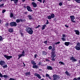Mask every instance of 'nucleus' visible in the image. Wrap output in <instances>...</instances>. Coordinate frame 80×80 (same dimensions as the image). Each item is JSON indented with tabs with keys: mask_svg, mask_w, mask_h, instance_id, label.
<instances>
[{
	"mask_svg": "<svg viewBox=\"0 0 80 80\" xmlns=\"http://www.w3.org/2000/svg\"><path fill=\"white\" fill-rule=\"evenodd\" d=\"M44 43H45L46 45H47V41H46L44 42Z\"/></svg>",
	"mask_w": 80,
	"mask_h": 80,
	"instance_id": "obj_44",
	"label": "nucleus"
},
{
	"mask_svg": "<svg viewBox=\"0 0 80 80\" xmlns=\"http://www.w3.org/2000/svg\"><path fill=\"white\" fill-rule=\"evenodd\" d=\"M5 64V62L4 61L2 60H1L0 61V65H1V66H3Z\"/></svg>",
	"mask_w": 80,
	"mask_h": 80,
	"instance_id": "obj_9",
	"label": "nucleus"
},
{
	"mask_svg": "<svg viewBox=\"0 0 80 80\" xmlns=\"http://www.w3.org/2000/svg\"><path fill=\"white\" fill-rule=\"evenodd\" d=\"M40 80H44V79H41Z\"/></svg>",
	"mask_w": 80,
	"mask_h": 80,
	"instance_id": "obj_62",
	"label": "nucleus"
},
{
	"mask_svg": "<svg viewBox=\"0 0 80 80\" xmlns=\"http://www.w3.org/2000/svg\"><path fill=\"white\" fill-rule=\"evenodd\" d=\"M49 22H48V20H47V22L46 23V25H48V24Z\"/></svg>",
	"mask_w": 80,
	"mask_h": 80,
	"instance_id": "obj_41",
	"label": "nucleus"
},
{
	"mask_svg": "<svg viewBox=\"0 0 80 80\" xmlns=\"http://www.w3.org/2000/svg\"><path fill=\"white\" fill-rule=\"evenodd\" d=\"M47 69L48 70H53V68H52V67L49 66H47Z\"/></svg>",
	"mask_w": 80,
	"mask_h": 80,
	"instance_id": "obj_15",
	"label": "nucleus"
},
{
	"mask_svg": "<svg viewBox=\"0 0 80 80\" xmlns=\"http://www.w3.org/2000/svg\"><path fill=\"white\" fill-rule=\"evenodd\" d=\"M57 58V56H56V54L55 52H52L51 53V60L53 62H55Z\"/></svg>",
	"mask_w": 80,
	"mask_h": 80,
	"instance_id": "obj_1",
	"label": "nucleus"
},
{
	"mask_svg": "<svg viewBox=\"0 0 80 80\" xmlns=\"http://www.w3.org/2000/svg\"><path fill=\"white\" fill-rule=\"evenodd\" d=\"M74 32H75L76 34L78 35H79V34H80V32L78 30H74Z\"/></svg>",
	"mask_w": 80,
	"mask_h": 80,
	"instance_id": "obj_13",
	"label": "nucleus"
},
{
	"mask_svg": "<svg viewBox=\"0 0 80 80\" xmlns=\"http://www.w3.org/2000/svg\"><path fill=\"white\" fill-rule=\"evenodd\" d=\"M40 27V25H38V26H37L36 27V28H39V27Z\"/></svg>",
	"mask_w": 80,
	"mask_h": 80,
	"instance_id": "obj_47",
	"label": "nucleus"
},
{
	"mask_svg": "<svg viewBox=\"0 0 80 80\" xmlns=\"http://www.w3.org/2000/svg\"><path fill=\"white\" fill-rule=\"evenodd\" d=\"M75 48L76 50H80V47L76 46L75 47Z\"/></svg>",
	"mask_w": 80,
	"mask_h": 80,
	"instance_id": "obj_18",
	"label": "nucleus"
},
{
	"mask_svg": "<svg viewBox=\"0 0 80 80\" xmlns=\"http://www.w3.org/2000/svg\"><path fill=\"white\" fill-rule=\"evenodd\" d=\"M47 27V25H46L45 24L42 25V30H43L44 29H45V28Z\"/></svg>",
	"mask_w": 80,
	"mask_h": 80,
	"instance_id": "obj_17",
	"label": "nucleus"
},
{
	"mask_svg": "<svg viewBox=\"0 0 80 80\" xmlns=\"http://www.w3.org/2000/svg\"><path fill=\"white\" fill-rule=\"evenodd\" d=\"M25 0H22V2H25Z\"/></svg>",
	"mask_w": 80,
	"mask_h": 80,
	"instance_id": "obj_60",
	"label": "nucleus"
},
{
	"mask_svg": "<svg viewBox=\"0 0 80 80\" xmlns=\"http://www.w3.org/2000/svg\"><path fill=\"white\" fill-rule=\"evenodd\" d=\"M22 54L23 56H25V51L24 50H23L22 51Z\"/></svg>",
	"mask_w": 80,
	"mask_h": 80,
	"instance_id": "obj_29",
	"label": "nucleus"
},
{
	"mask_svg": "<svg viewBox=\"0 0 80 80\" xmlns=\"http://www.w3.org/2000/svg\"><path fill=\"white\" fill-rule=\"evenodd\" d=\"M73 80H78L77 79V78H74L73 79Z\"/></svg>",
	"mask_w": 80,
	"mask_h": 80,
	"instance_id": "obj_56",
	"label": "nucleus"
},
{
	"mask_svg": "<svg viewBox=\"0 0 80 80\" xmlns=\"http://www.w3.org/2000/svg\"><path fill=\"white\" fill-rule=\"evenodd\" d=\"M9 32H13V28H10L9 29Z\"/></svg>",
	"mask_w": 80,
	"mask_h": 80,
	"instance_id": "obj_22",
	"label": "nucleus"
},
{
	"mask_svg": "<svg viewBox=\"0 0 80 80\" xmlns=\"http://www.w3.org/2000/svg\"><path fill=\"white\" fill-rule=\"evenodd\" d=\"M0 77H1V78H2V77H3V75H2L0 72Z\"/></svg>",
	"mask_w": 80,
	"mask_h": 80,
	"instance_id": "obj_46",
	"label": "nucleus"
},
{
	"mask_svg": "<svg viewBox=\"0 0 80 80\" xmlns=\"http://www.w3.org/2000/svg\"><path fill=\"white\" fill-rule=\"evenodd\" d=\"M65 27H67V28H68V26L66 25H65Z\"/></svg>",
	"mask_w": 80,
	"mask_h": 80,
	"instance_id": "obj_54",
	"label": "nucleus"
},
{
	"mask_svg": "<svg viewBox=\"0 0 80 80\" xmlns=\"http://www.w3.org/2000/svg\"><path fill=\"white\" fill-rule=\"evenodd\" d=\"M77 79L78 80H80V77L78 78Z\"/></svg>",
	"mask_w": 80,
	"mask_h": 80,
	"instance_id": "obj_52",
	"label": "nucleus"
},
{
	"mask_svg": "<svg viewBox=\"0 0 80 80\" xmlns=\"http://www.w3.org/2000/svg\"><path fill=\"white\" fill-rule=\"evenodd\" d=\"M3 68H7V65L6 64L5 65L2 66Z\"/></svg>",
	"mask_w": 80,
	"mask_h": 80,
	"instance_id": "obj_34",
	"label": "nucleus"
},
{
	"mask_svg": "<svg viewBox=\"0 0 80 80\" xmlns=\"http://www.w3.org/2000/svg\"><path fill=\"white\" fill-rule=\"evenodd\" d=\"M32 5L33 6V7L34 8H36L37 7V5L36 3L35 2H32L31 3Z\"/></svg>",
	"mask_w": 80,
	"mask_h": 80,
	"instance_id": "obj_10",
	"label": "nucleus"
},
{
	"mask_svg": "<svg viewBox=\"0 0 80 80\" xmlns=\"http://www.w3.org/2000/svg\"><path fill=\"white\" fill-rule=\"evenodd\" d=\"M70 18H71V21L72 22V23H75V21H74V20L75 19V17L74 16H70Z\"/></svg>",
	"mask_w": 80,
	"mask_h": 80,
	"instance_id": "obj_3",
	"label": "nucleus"
},
{
	"mask_svg": "<svg viewBox=\"0 0 80 80\" xmlns=\"http://www.w3.org/2000/svg\"><path fill=\"white\" fill-rule=\"evenodd\" d=\"M51 17L52 18H53L55 17V15L54 14H52L51 15Z\"/></svg>",
	"mask_w": 80,
	"mask_h": 80,
	"instance_id": "obj_24",
	"label": "nucleus"
},
{
	"mask_svg": "<svg viewBox=\"0 0 80 80\" xmlns=\"http://www.w3.org/2000/svg\"><path fill=\"white\" fill-rule=\"evenodd\" d=\"M47 54V53H46V52L45 51H43V55H45Z\"/></svg>",
	"mask_w": 80,
	"mask_h": 80,
	"instance_id": "obj_36",
	"label": "nucleus"
},
{
	"mask_svg": "<svg viewBox=\"0 0 80 80\" xmlns=\"http://www.w3.org/2000/svg\"><path fill=\"white\" fill-rule=\"evenodd\" d=\"M70 59L71 60H72V62H75L77 61V60L75 59V58L73 57H70Z\"/></svg>",
	"mask_w": 80,
	"mask_h": 80,
	"instance_id": "obj_7",
	"label": "nucleus"
},
{
	"mask_svg": "<svg viewBox=\"0 0 80 80\" xmlns=\"http://www.w3.org/2000/svg\"><path fill=\"white\" fill-rule=\"evenodd\" d=\"M28 18L30 20H33V17L30 15H28Z\"/></svg>",
	"mask_w": 80,
	"mask_h": 80,
	"instance_id": "obj_11",
	"label": "nucleus"
},
{
	"mask_svg": "<svg viewBox=\"0 0 80 80\" xmlns=\"http://www.w3.org/2000/svg\"><path fill=\"white\" fill-rule=\"evenodd\" d=\"M62 37L61 38V39L62 40V41H63V42H65L66 41V35L65 34H62Z\"/></svg>",
	"mask_w": 80,
	"mask_h": 80,
	"instance_id": "obj_4",
	"label": "nucleus"
},
{
	"mask_svg": "<svg viewBox=\"0 0 80 80\" xmlns=\"http://www.w3.org/2000/svg\"><path fill=\"white\" fill-rule=\"evenodd\" d=\"M12 1L14 2L16 5H17V3L18 2V0H11V2H12Z\"/></svg>",
	"mask_w": 80,
	"mask_h": 80,
	"instance_id": "obj_14",
	"label": "nucleus"
},
{
	"mask_svg": "<svg viewBox=\"0 0 80 80\" xmlns=\"http://www.w3.org/2000/svg\"><path fill=\"white\" fill-rule=\"evenodd\" d=\"M60 43V42H55V45H58V44H59Z\"/></svg>",
	"mask_w": 80,
	"mask_h": 80,
	"instance_id": "obj_37",
	"label": "nucleus"
},
{
	"mask_svg": "<svg viewBox=\"0 0 80 80\" xmlns=\"http://www.w3.org/2000/svg\"><path fill=\"white\" fill-rule=\"evenodd\" d=\"M20 20V21H21V22H22V21H23V20H22V19H21Z\"/></svg>",
	"mask_w": 80,
	"mask_h": 80,
	"instance_id": "obj_61",
	"label": "nucleus"
},
{
	"mask_svg": "<svg viewBox=\"0 0 80 80\" xmlns=\"http://www.w3.org/2000/svg\"><path fill=\"white\" fill-rule=\"evenodd\" d=\"M46 62H50V61L48 59H46Z\"/></svg>",
	"mask_w": 80,
	"mask_h": 80,
	"instance_id": "obj_53",
	"label": "nucleus"
},
{
	"mask_svg": "<svg viewBox=\"0 0 80 80\" xmlns=\"http://www.w3.org/2000/svg\"><path fill=\"white\" fill-rule=\"evenodd\" d=\"M20 34H21V35L22 37H23V33H22V32H21Z\"/></svg>",
	"mask_w": 80,
	"mask_h": 80,
	"instance_id": "obj_50",
	"label": "nucleus"
},
{
	"mask_svg": "<svg viewBox=\"0 0 80 80\" xmlns=\"http://www.w3.org/2000/svg\"><path fill=\"white\" fill-rule=\"evenodd\" d=\"M4 6V3H2L1 4H0V8H2Z\"/></svg>",
	"mask_w": 80,
	"mask_h": 80,
	"instance_id": "obj_31",
	"label": "nucleus"
},
{
	"mask_svg": "<svg viewBox=\"0 0 80 80\" xmlns=\"http://www.w3.org/2000/svg\"><path fill=\"white\" fill-rule=\"evenodd\" d=\"M70 43V42H65L64 43V44L65 45H66V46H68Z\"/></svg>",
	"mask_w": 80,
	"mask_h": 80,
	"instance_id": "obj_16",
	"label": "nucleus"
},
{
	"mask_svg": "<svg viewBox=\"0 0 80 80\" xmlns=\"http://www.w3.org/2000/svg\"><path fill=\"white\" fill-rule=\"evenodd\" d=\"M24 8H26V6H24Z\"/></svg>",
	"mask_w": 80,
	"mask_h": 80,
	"instance_id": "obj_64",
	"label": "nucleus"
},
{
	"mask_svg": "<svg viewBox=\"0 0 80 80\" xmlns=\"http://www.w3.org/2000/svg\"><path fill=\"white\" fill-rule=\"evenodd\" d=\"M62 3L61 2L59 3V5H60V6H62Z\"/></svg>",
	"mask_w": 80,
	"mask_h": 80,
	"instance_id": "obj_49",
	"label": "nucleus"
},
{
	"mask_svg": "<svg viewBox=\"0 0 80 80\" xmlns=\"http://www.w3.org/2000/svg\"><path fill=\"white\" fill-rule=\"evenodd\" d=\"M27 8L29 12H32V10L31 9L30 6H28L27 7Z\"/></svg>",
	"mask_w": 80,
	"mask_h": 80,
	"instance_id": "obj_12",
	"label": "nucleus"
},
{
	"mask_svg": "<svg viewBox=\"0 0 80 80\" xmlns=\"http://www.w3.org/2000/svg\"><path fill=\"white\" fill-rule=\"evenodd\" d=\"M18 56L19 57L18 58H21V57H24V56H23L22 54H20L18 55Z\"/></svg>",
	"mask_w": 80,
	"mask_h": 80,
	"instance_id": "obj_25",
	"label": "nucleus"
},
{
	"mask_svg": "<svg viewBox=\"0 0 80 80\" xmlns=\"http://www.w3.org/2000/svg\"><path fill=\"white\" fill-rule=\"evenodd\" d=\"M37 57H38V56H37V54H35L34 55V57L35 58H37Z\"/></svg>",
	"mask_w": 80,
	"mask_h": 80,
	"instance_id": "obj_45",
	"label": "nucleus"
},
{
	"mask_svg": "<svg viewBox=\"0 0 80 80\" xmlns=\"http://www.w3.org/2000/svg\"><path fill=\"white\" fill-rule=\"evenodd\" d=\"M34 76L35 77H37L38 78H39V79H41L42 78V77H41V76L40 75V74L37 73H35L34 74Z\"/></svg>",
	"mask_w": 80,
	"mask_h": 80,
	"instance_id": "obj_8",
	"label": "nucleus"
},
{
	"mask_svg": "<svg viewBox=\"0 0 80 80\" xmlns=\"http://www.w3.org/2000/svg\"><path fill=\"white\" fill-rule=\"evenodd\" d=\"M77 47H80V42H78L77 43L76 46Z\"/></svg>",
	"mask_w": 80,
	"mask_h": 80,
	"instance_id": "obj_26",
	"label": "nucleus"
},
{
	"mask_svg": "<svg viewBox=\"0 0 80 80\" xmlns=\"http://www.w3.org/2000/svg\"><path fill=\"white\" fill-rule=\"evenodd\" d=\"M3 40V38L2 37L0 36V41H2Z\"/></svg>",
	"mask_w": 80,
	"mask_h": 80,
	"instance_id": "obj_39",
	"label": "nucleus"
},
{
	"mask_svg": "<svg viewBox=\"0 0 80 80\" xmlns=\"http://www.w3.org/2000/svg\"><path fill=\"white\" fill-rule=\"evenodd\" d=\"M46 77H49V75L48 74H46Z\"/></svg>",
	"mask_w": 80,
	"mask_h": 80,
	"instance_id": "obj_43",
	"label": "nucleus"
},
{
	"mask_svg": "<svg viewBox=\"0 0 80 80\" xmlns=\"http://www.w3.org/2000/svg\"><path fill=\"white\" fill-rule=\"evenodd\" d=\"M52 46H50L49 47L48 49H49V50H51L52 49Z\"/></svg>",
	"mask_w": 80,
	"mask_h": 80,
	"instance_id": "obj_38",
	"label": "nucleus"
},
{
	"mask_svg": "<svg viewBox=\"0 0 80 80\" xmlns=\"http://www.w3.org/2000/svg\"><path fill=\"white\" fill-rule=\"evenodd\" d=\"M59 63H61V65H65V64H64V63L63 62H62L61 61H60L59 62Z\"/></svg>",
	"mask_w": 80,
	"mask_h": 80,
	"instance_id": "obj_30",
	"label": "nucleus"
},
{
	"mask_svg": "<svg viewBox=\"0 0 80 80\" xmlns=\"http://www.w3.org/2000/svg\"><path fill=\"white\" fill-rule=\"evenodd\" d=\"M52 53L53 52H55V51H54L55 50V48H53L52 49Z\"/></svg>",
	"mask_w": 80,
	"mask_h": 80,
	"instance_id": "obj_42",
	"label": "nucleus"
},
{
	"mask_svg": "<svg viewBox=\"0 0 80 80\" xmlns=\"http://www.w3.org/2000/svg\"><path fill=\"white\" fill-rule=\"evenodd\" d=\"M65 73H66V74L67 75H68V76H70V73H69V72H68V71H66L65 72Z\"/></svg>",
	"mask_w": 80,
	"mask_h": 80,
	"instance_id": "obj_23",
	"label": "nucleus"
},
{
	"mask_svg": "<svg viewBox=\"0 0 80 80\" xmlns=\"http://www.w3.org/2000/svg\"><path fill=\"white\" fill-rule=\"evenodd\" d=\"M8 23L6 24H5L6 27H8Z\"/></svg>",
	"mask_w": 80,
	"mask_h": 80,
	"instance_id": "obj_51",
	"label": "nucleus"
},
{
	"mask_svg": "<svg viewBox=\"0 0 80 80\" xmlns=\"http://www.w3.org/2000/svg\"><path fill=\"white\" fill-rule=\"evenodd\" d=\"M25 65H26L25 64H24L23 65L24 67H25Z\"/></svg>",
	"mask_w": 80,
	"mask_h": 80,
	"instance_id": "obj_63",
	"label": "nucleus"
},
{
	"mask_svg": "<svg viewBox=\"0 0 80 80\" xmlns=\"http://www.w3.org/2000/svg\"><path fill=\"white\" fill-rule=\"evenodd\" d=\"M48 78H49V79H50V80H52V78L49 77V76L48 77Z\"/></svg>",
	"mask_w": 80,
	"mask_h": 80,
	"instance_id": "obj_57",
	"label": "nucleus"
},
{
	"mask_svg": "<svg viewBox=\"0 0 80 80\" xmlns=\"http://www.w3.org/2000/svg\"><path fill=\"white\" fill-rule=\"evenodd\" d=\"M3 77L4 78H8V76L7 75H4Z\"/></svg>",
	"mask_w": 80,
	"mask_h": 80,
	"instance_id": "obj_27",
	"label": "nucleus"
},
{
	"mask_svg": "<svg viewBox=\"0 0 80 80\" xmlns=\"http://www.w3.org/2000/svg\"><path fill=\"white\" fill-rule=\"evenodd\" d=\"M10 25L11 27H16L17 23L15 22H12L10 23Z\"/></svg>",
	"mask_w": 80,
	"mask_h": 80,
	"instance_id": "obj_6",
	"label": "nucleus"
},
{
	"mask_svg": "<svg viewBox=\"0 0 80 80\" xmlns=\"http://www.w3.org/2000/svg\"><path fill=\"white\" fill-rule=\"evenodd\" d=\"M26 76H28V75H30V72H28L25 73Z\"/></svg>",
	"mask_w": 80,
	"mask_h": 80,
	"instance_id": "obj_21",
	"label": "nucleus"
},
{
	"mask_svg": "<svg viewBox=\"0 0 80 80\" xmlns=\"http://www.w3.org/2000/svg\"><path fill=\"white\" fill-rule=\"evenodd\" d=\"M79 65H80V60H79Z\"/></svg>",
	"mask_w": 80,
	"mask_h": 80,
	"instance_id": "obj_59",
	"label": "nucleus"
},
{
	"mask_svg": "<svg viewBox=\"0 0 80 80\" xmlns=\"http://www.w3.org/2000/svg\"><path fill=\"white\" fill-rule=\"evenodd\" d=\"M6 12V10L5 9H4L2 10V13H5Z\"/></svg>",
	"mask_w": 80,
	"mask_h": 80,
	"instance_id": "obj_40",
	"label": "nucleus"
},
{
	"mask_svg": "<svg viewBox=\"0 0 80 80\" xmlns=\"http://www.w3.org/2000/svg\"><path fill=\"white\" fill-rule=\"evenodd\" d=\"M16 22L17 23H19L20 22V20L19 19H17L16 20Z\"/></svg>",
	"mask_w": 80,
	"mask_h": 80,
	"instance_id": "obj_33",
	"label": "nucleus"
},
{
	"mask_svg": "<svg viewBox=\"0 0 80 80\" xmlns=\"http://www.w3.org/2000/svg\"><path fill=\"white\" fill-rule=\"evenodd\" d=\"M31 63H32V64L33 65H36L37 64V63H35V62L33 60L31 61Z\"/></svg>",
	"mask_w": 80,
	"mask_h": 80,
	"instance_id": "obj_20",
	"label": "nucleus"
},
{
	"mask_svg": "<svg viewBox=\"0 0 80 80\" xmlns=\"http://www.w3.org/2000/svg\"><path fill=\"white\" fill-rule=\"evenodd\" d=\"M26 31L28 33L30 34V35H32V34H33V31L32 30V29L29 27L26 28Z\"/></svg>",
	"mask_w": 80,
	"mask_h": 80,
	"instance_id": "obj_2",
	"label": "nucleus"
},
{
	"mask_svg": "<svg viewBox=\"0 0 80 80\" xmlns=\"http://www.w3.org/2000/svg\"><path fill=\"white\" fill-rule=\"evenodd\" d=\"M28 13L27 12H24V14H27Z\"/></svg>",
	"mask_w": 80,
	"mask_h": 80,
	"instance_id": "obj_58",
	"label": "nucleus"
},
{
	"mask_svg": "<svg viewBox=\"0 0 80 80\" xmlns=\"http://www.w3.org/2000/svg\"><path fill=\"white\" fill-rule=\"evenodd\" d=\"M10 18H13V14L12 13H11L10 14Z\"/></svg>",
	"mask_w": 80,
	"mask_h": 80,
	"instance_id": "obj_28",
	"label": "nucleus"
},
{
	"mask_svg": "<svg viewBox=\"0 0 80 80\" xmlns=\"http://www.w3.org/2000/svg\"><path fill=\"white\" fill-rule=\"evenodd\" d=\"M4 57H5V58H6L7 60H10V58H12V56H9L6 55H4Z\"/></svg>",
	"mask_w": 80,
	"mask_h": 80,
	"instance_id": "obj_5",
	"label": "nucleus"
},
{
	"mask_svg": "<svg viewBox=\"0 0 80 80\" xmlns=\"http://www.w3.org/2000/svg\"><path fill=\"white\" fill-rule=\"evenodd\" d=\"M32 67L33 68H35L36 69H37V68H38V66H37L36 64L33 65L32 66Z\"/></svg>",
	"mask_w": 80,
	"mask_h": 80,
	"instance_id": "obj_19",
	"label": "nucleus"
},
{
	"mask_svg": "<svg viewBox=\"0 0 80 80\" xmlns=\"http://www.w3.org/2000/svg\"><path fill=\"white\" fill-rule=\"evenodd\" d=\"M75 0V2H77V3H80V0Z\"/></svg>",
	"mask_w": 80,
	"mask_h": 80,
	"instance_id": "obj_32",
	"label": "nucleus"
},
{
	"mask_svg": "<svg viewBox=\"0 0 80 80\" xmlns=\"http://www.w3.org/2000/svg\"><path fill=\"white\" fill-rule=\"evenodd\" d=\"M38 2H40V3H42V0H37Z\"/></svg>",
	"mask_w": 80,
	"mask_h": 80,
	"instance_id": "obj_48",
	"label": "nucleus"
},
{
	"mask_svg": "<svg viewBox=\"0 0 80 80\" xmlns=\"http://www.w3.org/2000/svg\"><path fill=\"white\" fill-rule=\"evenodd\" d=\"M48 19H49V20H50L51 19H52V18L51 17V16H49L48 17Z\"/></svg>",
	"mask_w": 80,
	"mask_h": 80,
	"instance_id": "obj_35",
	"label": "nucleus"
},
{
	"mask_svg": "<svg viewBox=\"0 0 80 80\" xmlns=\"http://www.w3.org/2000/svg\"><path fill=\"white\" fill-rule=\"evenodd\" d=\"M45 0H43V1H42V3H45Z\"/></svg>",
	"mask_w": 80,
	"mask_h": 80,
	"instance_id": "obj_55",
	"label": "nucleus"
}]
</instances>
